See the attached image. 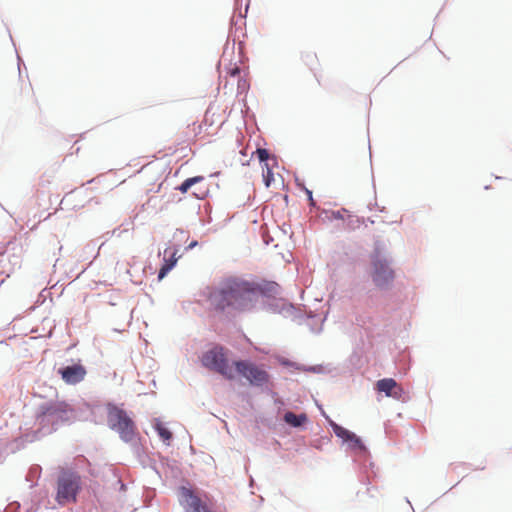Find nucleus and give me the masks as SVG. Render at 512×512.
<instances>
[{"label": "nucleus", "instance_id": "dca6fc26", "mask_svg": "<svg viewBox=\"0 0 512 512\" xmlns=\"http://www.w3.org/2000/svg\"><path fill=\"white\" fill-rule=\"evenodd\" d=\"M348 363L350 366L349 371L360 369L364 364V359L361 352L354 350L348 359Z\"/></svg>", "mask_w": 512, "mask_h": 512}, {"label": "nucleus", "instance_id": "4468645a", "mask_svg": "<svg viewBox=\"0 0 512 512\" xmlns=\"http://www.w3.org/2000/svg\"><path fill=\"white\" fill-rule=\"evenodd\" d=\"M178 250H179V245H176L174 247L173 251L171 252V254L169 255V257H166V255L169 251V248H166L164 250V258H163L162 265L164 267H166L167 269H169L170 271L176 266L177 261L180 258V256H177Z\"/></svg>", "mask_w": 512, "mask_h": 512}, {"label": "nucleus", "instance_id": "f3484780", "mask_svg": "<svg viewBox=\"0 0 512 512\" xmlns=\"http://www.w3.org/2000/svg\"><path fill=\"white\" fill-rule=\"evenodd\" d=\"M256 155H257L259 163L262 164L263 166H266V164H269L268 160H270V159H272L275 162V164H277L276 156L270 155L269 151L266 148H261V147L257 148Z\"/></svg>", "mask_w": 512, "mask_h": 512}, {"label": "nucleus", "instance_id": "5701e85b", "mask_svg": "<svg viewBox=\"0 0 512 512\" xmlns=\"http://www.w3.org/2000/svg\"><path fill=\"white\" fill-rule=\"evenodd\" d=\"M373 384H397L394 378H381L373 382Z\"/></svg>", "mask_w": 512, "mask_h": 512}, {"label": "nucleus", "instance_id": "6e6552de", "mask_svg": "<svg viewBox=\"0 0 512 512\" xmlns=\"http://www.w3.org/2000/svg\"><path fill=\"white\" fill-rule=\"evenodd\" d=\"M73 417V410L68 404H59L57 406L48 408L47 411L43 414L42 420L58 423L59 421H69Z\"/></svg>", "mask_w": 512, "mask_h": 512}, {"label": "nucleus", "instance_id": "39448f33", "mask_svg": "<svg viewBox=\"0 0 512 512\" xmlns=\"http://www.w3.org/2000/svg\"><path fill=\"white\" fill-rule=\"evenodd\" d=\"M108 422L110 427L116 430L124 441H131L135 437L134 422L124 410L110 405L108 407Z\"/></svg>", "mask_w": 512, "mask_h": 512}, {"label": "nucleus", "instance_id": "4be33fe9", "mask_svg": "<svg viewBox=\"0 0 512 512\" xmlns=\"http://www.w3.org/2000/svg\"><path fill=\"white\" fill-rule=\"evenodd\" d=\"M349 211L345 208H342L341 210L337 211H331V218L335 220H343L344 216L343 213H348Z\"/></svg>", "mask_w": 512, "mask_h": 512}, {"label": "nucleus", "instance_id": "f03ea898", "mask_svg": "<svg viewBox=\"0 0 512 512\" xmlns=\"http://www.w3.org/2000/svg\"><path fill=\"white\" fill-rule=\"evenodd\" d=\"M369 259V276L375 287L381 291L390 290L396 277L395 270L392 267V257L382 249L380 242L374 244Z\"/></svg>", "mask_w": 512, "mask_h": 512}, {"label": "nucleus", "instance_id": "473e14b6", "mask_svg": "<svg viewBox=\"0 0 512 512\" xmlns=\"http://www.w3.org/2000/svg\"><path fill=\"white\" fill-rule=\"evenodd\" d=\"M13 265H19V261H18L17 257H15V261L13 262Z\"/></svg>", "mask_w": 512, "mask_h": 512}, {"label": "nucleus", "instance_id": "412c9836", "mask_svg": "<svg viewBox=\"0 0 512 512\" xmlns=\"http://www.w3.org/2000/svg\"><path fill=\"white\" fill-rule=\"evenodd\" d=\"M302 185V190L305 192V194L307 195V200L309 202V205L311 207H316V201L314 200L313 198V193L310 189H308L305 184H301Z\"/></svg>", "mask_w": 512, "mask_h": 512}, {"label": "nucleus", "instance_id": "7c9ffc66", "mask_svg": "<svg viewBox=\"0 0 512 512\" xmlns=\"http://www.w3.org/2000/svg\"><path fill=\"white\" fill-rule=\"evenodd\" d=\"M374 206H377V203L375 202L374 204H369L368 205V209L369 210H372L374 208Z\"/></svg>", "mask_w": 512, "mask_h": 512}, {"label": "nucleus", "instance_id": "7ed1b4c3", "mask_svg": "<svg viewBox=\"0 0 512 512\" xmlns=\"http://www.w3.org/2000/svg\"><path fill=\"white\" fill-rule=\"evenodd\" d=\"M245 379L249 384H269L270 375L262 366L250 359H239L232 362V380Z\"/></svg>", "mask_w": 512, "mask_h": 512}, {"label": "nucleus", "instance_id": "a878e982", "mask_svg": "<svg viewBox=\"0 0 512 512\" xmlns=\"http://www.w3.org/2000/svg\"><path fill=\"white\" fill-rule=\"evenodd\" d=\"M198 245V241L197 240H193L191 241L185 248L186 251H189V250H192L194 249L196 246Z\"/></svg>", "mask_w": 512, "mask_h": 512}, {"label": "nucleus", "instance_id": "0eeeda50", "mask_svg": "<svg viewBox=\"0 0 512 512\" xmlns=\"http://www.w3.org/2000/svg\"><path fill=\"white\" fill-rule=\"evenodd\" d=\"M86 373L85 367L80 363H72L58 369V374L66 384H77L81 382Z\"/></svg>", "mask_w": 512, "mask_h": 512}, {"label": "nucleus", "instance_id": "20e7f679", "mask_svg": "<svg viewBox=\"0 0 512 512\" xmlns=\"http://www.w3.org/2000/svg\"><path fill=\"white\" fill-rule=\"evenodd\" d=\"M202 365L212 371L222 375L227 380H232V363L224 355L223 347L215 345L202 354Z\"/></svg>", "mask_w": 512, "mask_h": 512}, {"label": "nucleus", "instance_id": "f8f14e48", "mask_svg": "<svg viewBox=\"0 0 512 512\" xmlns=\"http://www.w3.org/2000/svg\"><path fill=\"white\" fill-rule=\"evenodd\" d=\"M332 428L337 437L343 439L344 441L355 440V443L361 446V440L354 433L337 424H333Z\"/></svg>", "mask_w": 512, "mask_h": 512}, {"label": "nucleus", "instance_id": "393cba45", "mask_svg": "<svg viewBox=\"0 0 512 512\" xmlns=\"http://www.w3.org/2000/svg\"><path fill=\"white\" fill-rule=\"evenodd\" d=\"M207 194V190H201L200 192L194 191L193 195L198 199H204Z\"/></svg>", "mask_w": 512, "mask_h": 512}, {"label": "nucleus", "instance_id": "6ab92c4d", "mask_svg": "<svg viewBox=\"0 0 512 512\" xmlns=\"http://www.w3.org/2000/svg\"><path fill=\"white\" fill-rule=\"evenodd\" d=\"M365 223L364 217L349 215L347 220V228L355 230Z\"/></svg>", "mask_w": 512, "mask_h": 512}, {"label": "nucleus", "instance_id": "9b49d317", "mask_svg": "<svg viewBox=\"0 0 512 512\" xmlns=\"http://www.w3.org/2000/svg\"><path fill=\"white\" fill-rule=\"evenodd\" d=\"M267 309L273 313H279L287 316L295 310L292 304H286L278 300L273 299L268 305Z\"/></svg>", "mask_w": 512, "mask_h": 512}, {"label": "nucleus", "instance_id": "ddd939ff", "mask_svg": "<svg viewBox=\"0 0 512 512\" xmlns=\"http://www.w3.org/2000/svg\"><path fill=\"white\" fill-rule=\"evenodd\" d=\"M284 421L292 427H300L307 422V416L304 413L296 415L293 412H286Z\"/></svg>", "mask_w": 512, "mask_h": 512}, {"label": "nucleus", "instance_id": "9d476101", "mask_svg": "<svg viewBox=\"0 0 512 512\" xmlns=\"http://www.w3.org/2000/svg\"><path fill=\"white\" fill-rule=\"evenodd\" d=\"M307 371H311L318 374H330L331 376H337L345 372L344 368L333 366L332 364L326 365H314L307 368Z\"/></svg>", "mask_w": 512, "mask_h": 512}, {"label": "nucleus", "instance_id": "423d86ee", "mask_svg": "<svg viewBox=\"0 0 512 512\" xmlns=\"http://www.w3.org/2000/svg\"><path fill=\"white\" fill-rule=\"evenodd\" d=\"M79 485L80 480L76 474L63 472L58 478L56 495L57 502L61 505L74 502L79 490Z\"/></svg>", "mask_w": 512, "mask_h": 512}, {"label": "nucleus", "instance_id": "2eb2a0df", "mask_svg": "<svg viewBox=\"0 0 512 512\" xmlns=\"http://www.w3.org/2000/svg\"><path fill=\"white\" fill-rule=\"evenodd\" d=\"M154 428L157 431L160 438L167 444H169L172 439V433L168 428L164 426V424L159 419L154 420Z\"/></svg>", "mask_w": 512, "mask_h": 512}, {"label": "nucleus", "instance_id": "aec40b11", "mask_svg": "<svg viewBox=\"0 0 512 512\" xmlns=\"http://www.w3.org/2000/svg\"><path fill=\"white\" fill-rule=\"evenodd\" d=\"M262 167L264 169L263 182L266 187H270L271 183L274 181L273 169L269 164H266V166Z\"/></svg>", "mask_w": 512, "mask_h": 512}, {"label": "nucleus", "instance_id": "c756f323", "mask_svg": "<svg viewBox=\"0 0 512 512\" xmlns=\"http://www.w3.org/2000/svg\"><path fill=\"white\" fill-rule=\"evenodd\" d=\"M180 233V234H184V230L181 229V228H177L176 231H175V236Z\"/></svg>", "mask_w": 512, "mask_h": 512}, {"label": "nucleus", "instance_id": "c85d7f7f", "mask_svg": "<svg viewBox=\"0 0 512 512\" xmlns=\"http://www.w3.org/2000/svg\"><path fill=\"white\" fill-rule=\"evenodd\" d=\"M295 182H296L297 187H299L302 190L301 184H304V182L301 181L298 177L295 178Z\"/></svg>", "mask_w": 512, "mask_h": 512}, {"label": "nucleus", "instance_id": "bb28decb", "mask_svg": "<svg viewBox=\"0 0 512 512\" xmlns=\"http://www.w3.org/2000/svg\"><path fill=\"white\" fill-rule=\"evenodd\" d=\"M308 325L310 326V330H311L313 333L318 334V333H320V332H321V330H322V327H321V326H319L318 328H314L310 323H308Z\"/></svg>", "mask_w": 512, "mask_h": 512}, {"label": "nucleus", "instance_id": "1a4fd4ad", "mask_svg": "<svg viewBox=\"0 0 512 512\" xmlns=\"http://www.w3.org/2000/svg\"><path fill=\"white\" fill-rule=\"evenodd\" d=\"M378 400L383 397H392L397 400H405L406 392L403 386H377Z\"/></svg>", "mask_w": 512, "mask_h": 512}, {"label": "nucleus", "instance_id": "cd10ccee", "mask_svg": "<svg viewBox=\"0 0 512 512\" xmlns=\"http://www.w3.org/2000/svg\"><path fill=\"white\" fill-rule=\"evenodd\" d=\"M347 442H348V443H350V445H351L352 447H355V448L357 447V448H360V449H362V448H363V445H362V444H361V446L357 445V444L355 443V440H349V441H347Z\"/></svg>", "mask_w": 512, "mask_h": 512}, {"label": "nucleus", "instance_id": "f257e3e1", "mask_svg": "<svg viewBox=\"0 0 512 512\" xmlns=\"http://www.w3.org/2000/svg\"><path fill=\"white\" fill-rule=\"evenodd\" d=\"M274 281H253L240 276H227L218 284L207 287L204 296L210 309L231 320L256 310L260 298H270L278 293Z\"/></svg>", "mask_w": 512, "mask_h": 512}, {"label": "nucleus", "instance_id": "2f4dec72", "mask_svg": "<svg viewBox=\"0 0 512 512\" xmlns=\"http://www.w3.org/2000/svg\"><path fill=\"white\" fill-rule=\"evenodd\" d=\"M365 221H367V222H368V223H370V224H374V220H373V219H371V218H367V219H365Z\"/></svg>", "mask_w": 512, "mask_h": 512}, {"label": "nucleus", "instance_id": "72a5a7b5", "mask_svg": "<svg viewBox=\"0 0 512 512\" xmlns=\"http://www.w3.org/2000/svg\"><path fill=\"white\" fill-rule=\"evenodd\" d=\"M149 384H156L155 379H152Z\"/></svg>", "mask_w": 512, "mask_h": 512}, {"label": "nucleus", "instance_id": "a211bd4d", "mask_svg": "<svg viewBox=\"0 0 512 512\" xmlns=\"http://www.w3.org/2000/svg\"><path fill=\"white\" fill-rule=\"evenodd\" d=\"M203 180H204L203 176H194V177L187 178L177 187V189L181 193H186L192 186L196 185L197 183H200Z\"/></svg>", "mask_w": 512, "mask_h": 512}, {"label": "nucleus", "instance_id": "b1692460", "mask_svg": "<svg viewBox=\"0 0 512 512\" xmlns=\"http://www.w3.org/2000/svg\"><path fill=\"white\" fill-rule=\"evenodd\" d=\"M170 272L169 269H167L166 267H164L163 265H161L159 271H158V279L161 280L163 279L168 273Z\"/></svg>", "mask_w": 512, "mask_h": 512}]
</instances>
